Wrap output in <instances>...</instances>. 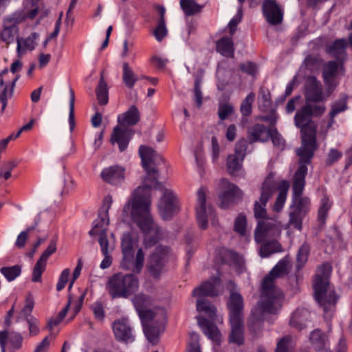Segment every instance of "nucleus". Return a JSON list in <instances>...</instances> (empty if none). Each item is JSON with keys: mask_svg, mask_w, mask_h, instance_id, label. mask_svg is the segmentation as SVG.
Listing matches in <instances>:
<instances>
[{"mask_svg": "<svg viewBox=\"0 0 352 352\" xmlns=\"http://www.w3.org/2000/svg\"><path fill=\"white\" fill-rule=\"evenodd\" d=\"M139 155L142 166L148 175L146 181H149L151 184H145L134 190L131 199L124 206L122 214L127 216L130 212L133 222L144 234V243L146 248H150L158 242L160 234V228L154 222L150 213L151 190L155 188L164 190L163 196L158 204L159 212L164 220H168L177 213L179 206L175 195L171 190L164 189L162 183L158 181L157 169L151 166L157 157L161 159L156 151L151 147L142 145L139 147Z\"/></svg>", "mask_w": 352, "mask_h": 352, "instance_id": "f257e3e1", "label": "nucleus"}, {"mask_svg": "<svg viewBox=\"0 0 352 352\" xmlns=\"http://www.w3.org/2000/svg\"><path fill=\"white\" fill-rule=\"evenodd\" d=\"M288 257L280 260L276 265L266 275L261 283V292L263 300L260 303V308L263 314H276L280 294L277 291L274 284L276 278L288 274Z\"/></svg>", "mask_w": 352, "mask_h": 352, "instance_id": "f03ea898", "label": "nucleus"}, {"mask_svg": "<svg viewBox=\"0 0 352 352\" xmlns=\"http://www.w3.org/2000/svg\"><path fill=\"white\" fill-rule=\"evenodd\" d=\"M281 228L276 220L259 221L254 232V239L261 244L260 255L267 257L273 253L282 251V246L278 241L280 236Z\"/></svg>", "mask_w": 352, "mask_h": 352, "instance_id": "7ed1b4c3", "label": "nucleus"}, {"mask_svg": "<svg viewBox=\"0 0 352 352\" xmlns=\"http://www.w3.org/2000/svg\"><path fill=\"white\" fill-rule=\"evenodd\" d=\"M331 270V266L328 263L320 265L317 269L313 285L315 299L322 307L327 316H331L338 300V296L334 291L327 293L329 278Z\"/></svg>", "mask_w": 352, "mask_h": 352, "instance_id": "20e7f679", "label": "nucleus"}, {"mask_svg": "<svg viewBox=\"0 0 352 352\" xmlns=\"http://www.w3.org/2000/svg\"><path fill=\"white\" fill-rule=\"evenodd\" d=\"M136 274L118 272L112 275L107 283V289L112 298H127L139 288Z\"/></svg>", "mask_w": 352, "mask_h": 352, "instance_id": "39448f33", "label": "nucleus"}, {"mask_svg": "<svg viewBox=\"0 0 352 352\" xmlns=\"http://www.w3.org/2000/svg\"><path fill=\"white\" fill-rule=\"evenodd\" d=\"M326 107L321 104L307 103L297 110L294 116V124L300 131H305L309 128H315L316 126L312 121L313 118H319L324 113Z\"/></svg>", "mask_w": 352, "mask_h": 352, "instance_id": "423d86ee", "label": "nucleus"}, {"mask_svg": "<svg viewBox=\"0 0 352 352\" xmlns=\"http://www.w3.org/2000/svg\"><path fill=\"white\" fill-rule=\"evenodd\" d=\"M198 206L196 208L197 221L201 230H206L208 222L210 221L213 226L217 223V219L214 208L209 206L206 207V196L203 187L197 191Z\"/></svg>", "mask_w": 352, "mask_h": 352, "instance_id": "0eeeda50", "label": "nucleus"}, {"mask_svg": "<svg viewBox=\"0 0 352 352\" xmlns=\"http://www.w3.org/2000/svg\"><path fill=\"white\" fill-rule=\"evenodd\" d=\"M276 189V184L274 181L270 179H266L261 187V193L259 199V202L256 201L254 207V217L259 221L265 220H275L272 218H269L267 216V212L265 209L266 204L272 196Z\"/></svg>", "mask_w": 352, "mask_h": 352, "instance_id": "6e6552de", "label": "nucleus"}, {"mask_svg": "<svg viewBox=\"0 0 352 352\" xmlns=\"http://www.w3.org/2000/svg\"><path fill=\"white\" fill-rule=\"evenodd\" d=\"M220 189L219 199L221 208H229L242 198V192L239 188L226 179L221 180Z\"/></svg>", "mask_w": 352, "mask_h": 352, "instance_id": "1a4fd4ad", "label": "nucleus"}, {"mask_svg": "<svg viewBox=\"0 0 352 352\" xmlns=\"http://www.w3.org/2000/svg\"><path fill=\"white\" fill-rule=\"evenodd\" d=\"M169 249L168 247L158 245L148 258L147 270L151 276L158 279L168 261Z\"/></svg>", "mask_w": 352, "mask_h": 352, "instance_id": "9d476101", "label": "nucleus"}, {"mask_svg": "<svg viewBox=\"0 0 352 352\" xmlns=\"http://www.w3.org/2000/svg\"><path fill=\"white\" fill-rule=\"evenodd\" d=\"M262 11L267 22L272 25H277L283 20V10L275 0H264Z\"/></svg>", "mask_w": 352, "mask_h": 352, "instance_id": "9b49d317", "label": "nucleus"}, {"mask_svg": "<svg viewBox=\"0 0 352 352\" xmlns=\"http://www.w3.org/2000/svg\"><path fill=\"white\" fill-rule=\"evenodd\" d=\"M112 329L116 340L124 343L133 342L135 336L128 319L116 320L112 324Z\"/></svg>", "mask_w": 352, "mask_h": 352, "instance_id": "f8f14e48", "label": "nucleus"}, {"mask_svg": "<svg viewBox=\"0 0 352 352\" xmlns=\"http://www.w3.org/2000/svg\"><path fill=\"white\" fill-rule=\"evenodd\" d=\"M305 99L307 102L319 103L326 100L322 85L315 76H309L305 85Z\"/></svg>", "mask_w": 352, "mask_h": 352, "instance_id": "ddd939ff", "label": "nucleus"}, {"mask_svg": "<svg viewBox=\"0 0 352 352\" xmlns=\"http://www.w3.org/2000/svg\"><path fill=\"white\" fill-rule=\"evenodd\" d=\"M227 305L230 320H243V299L239 293L231 291Z\"/></svg>", "mask_w": 352, "mask_h": 352, "instance_id": "4468645a", "label": "nucleus"}, {"mask_svg": "<svg viewBox=\"0 0 352 352\" xmlns=\"http://www.w3.org/2000/svg\"><path fill=\"white\" fill-rule=\"evenodd\" d=\"M309 341L316 351L331 352L329 337L322 330H313L309 334Z\"/></svg>", "mask_w": 352, "mask_h": 352, "instance_id": "2eb2a0df", "label": "nucleus"}, {"mask_svg": "<svg viewBox=\"0 0 352 352\" xmlns=\"http://www.w3.org/2000/svg\"><path fill=\"white\" fill-rule=\"evenodd\" d=\"M124 171L125 170L122 167L115 165L104 168L100 176L105 182L116 186L124 181Z\"/></svg>", "mask_w": 352, "mask_h": 352, "instance_id": "dca6fc26", "label": "nucleus"}, {"mask_svg": "<svg viewBox=\"0 0 352 352\" xmlns=\"http://www.w3.org/2000/svg\"><path fill=\"white\" fill-rule=\"evenodd\" d=\"M221 263L233 267L238 274L244 271V263L241 256L236 252L228 249H223L220 252Z\"/></svg>", "mask_w": 352, "mask_h": 352, "instance_id": "f3484780", "label": "nucleus"}, {"mask_svg": "<svg viewBox=\"0 0 352 352\" xmlns=\"http://www.w3.org/2000/svg\"><path fill=\"white\" fill-rule=\"evenodd\" d=\"M133 133L131 130L116 126L111 136V143L118 144L120 152L124 151L130 142Z\"/></svg>", "mask_w": 352, "mask_h": 352, "instance_id": "a211bd4d", "label": "nucleus"}, {"mask_svg": "<svg viewBox=\"0 0 352 352\" xmlns=\"http://www.w3.org/2000/svg\"><path fill=\"white\" fill-rule=\"evenodd\" d=\"M308 168L306 166H298L294 175L292 182V197H300L302 195L305 186V177L307 175Z\"/></svg>", "mask_w": 352, "mask_h": 352, "instance_id": "6ab92c4d", "label": "nucleus"}, {"mask_svg": "<svg viewBox=\"0 0 352 352\" xmlns=\"http://www.w3.org/2000/svg\"><path fill=\"white\" fill-rule=\"evenodd\" d=\"M220 279L216 277L212 282L206 281L199 287L195 288L192 291V296L198 298H205L206 296L214 297L218 296L216 285L219 284Z\"/></svg>", "mask_w": 352, "mask_h": 352, "instance_id": "aec40b11", "label": "nucleus"}, {"mask_svg": "<svg viewBox=\"0 0 352 352\" xmlns=\"http://www.w3.org/2000/svg\"><path fill=\"white\" fill-rule=\"evenodd\" d=\"M140 118V111L135 105H131L126 111L118 116V124L124 127L135 125Z\"/></svg>", "mask_w": 352, "mask_h": 352, "instance_id": "412c9836", "label": "nucleus"}, {"mask_svg": "<svg viewBox=\"0 0 352 352\" xmlns=\"http://www.w3.org/2000/svg\"><path fill=\"white\" fill-rule=\"evenodd\" d=\"M270 127L267 128L262 124H255L248 129V139L249 144L256 142H265L267 141V133Z\"/></svg>", "mask_w": 352, "mask_h": 352, "instance_id": "4be33fe9", "label": "nucleus"}, {"mask_svg": "<svg viewBox=\"0 0 352 352\" xmlns=\"http://www.w3.org/2000/svg\"><path fill=\"white\" fill-rule=\"evenodd\" d=\"M344 60L340 58L335 60H329L327 62L323 67L322 76V77H329L336 78L340 74H344Z\"/></svg>", "mask_w": 352, "mask_h": 352, "instance_id": "5701e85b", "label": "nucleus"}, {"mask_svg": "<svg viewBox=\"0 0 352 352\" xmlns=\"http://www.w3.org/2000/svg\"><path fill=\"white\" fill-rule=\"evenodd\" d=\"M197 322L204 333L211 340L217 342L220 340V332L217 327L211 321L203 316L197 317Z\"/></svg>", "mask_w": 352, "mask_h": 352, "instance_id": "b1692460", "label": "nucleus"}, {"mask_svg": "<svg viewBox=\"0 0 352 352\" xmlns=\"http://www.w3.org/2000/svg\"><path fill=\"white\" fill-rule=\"evenodd\" d=\"M231 332L229 342L241 346L244 343V331L243 320H230Z\"/></svg>", "mask_w": 352, "mask_h": 352, "instance_id": "393cba45", "label": "nucleus"}, {"mask_svg": "<svg viewBox=\"0 0 352 352\" xmlns=\"http://www.w3.org/2000/svg\"><path fill=\"white\" fill-rule=\"evenodd\" d=\"M18 32L19 28L16 25V21L14 18H9L0 32V38L3 42L10 44L14 42V37Z\"/></svg>", "mask_w": 352, "mask_h": 352, "instance_id": "a878e982", "label": "nucleus"}, {"mask_svg": "<svg viewBox=\"0 0 352 352\" xmlns=\"http://www.w3.org/2000/svg\"><path fill=\"white\" fill-rule=\"evenodd\" d=\"M160 15L157 19V27L153 30V34L156 40L159 42L162 41L167 35L168 30L165 23L166 9L164 6L157 5L155 7Z\"/></svg>", "mask_w": 352, "mask_h": 352, "instance_id": "bb28decb", "label": "nucleus"}, {"mask_svg": "<svg viewBox=\"0 0 352 352\" xmlns=\"http://www.w3.org/2000/svg\"><path fill=\"white\" fill-rule=\"evenodd\" d=\"M109 222V219L107 211H99L98 218L94 221V226L89 232V235L93 236L107 233Z\"/></svg>", "mask_w": 352, "mask_h": 352, "instance_id": "cd10ccee", "label": "nucleus"}, {"mask_svg": "<svg viewBox=\"0 0 352 352\" xmlns=\"http://www.w3.org/2000/svg\"><path fill=\"white\" fill-rule=\"evenodd\" d=\"M217 51L227 58H233L234 55V43L232 36H223L217 42Z\"/></svg>", "mask_w": 352, "mask_h": 352, "instance_id": "c85d7f7f", "label": "nucleus"}, {"mask_svg": "<svg viewBox=\"0 0 352 352\" xmlns=\"http://www.w3.org/2000/svg\"><path fill=\"white\" fill-rule=\"evenodd\" d=\"M347 45L348 43L346 39H336L328 47V52L335 56L336 59L340 58L341 60H345Z\"/></svg>", "mask_w": 352, "mask_h": 352, "instance_id": "c756f323", "label": "nucleus"}, {"mask_svg": "<svg viewBox=\"0 0 352 352\" xmlns=\"http://www.w3.org/2000/svg\"><path fill=\"white\" fill-rule=\"evenodd\" d=\"M266 122H270L271 126L267 133V140L271 139L274 146H284L285 140L282 135L278 133L276 128L274 127L275 124V120L270 116H265L263 119Z\"/></svg>", "mask_w": 352, "mask_h": 352, "instance_id": "7c9ffc66", "label": "nucleus"}, {"mask_svg": "<svg viewBox=\"0 0 352 352\" xmlns=\"http://www.w3.org/2000/svg\"><path fill=\"white\" fill-rule=\"evenodd\" d=\"M289 187V184L287 180H282L280 182L278 185L279 192L273 207L274 211L279 212L283 209L287 199Z\"/></svg>", "mask_w": 352, "mask_h": 352, "instance_id": "2f4dec72", "label": "nucleus"}, {"mask_svg": "<svg viewBox=\"0 0 352 352\" xmlns=\"http://www.w3.org/2000/svg\"><path fill=\"white\" fill-rule=\"evenodd\" d=\"M197 310L199 312H204L212 320L215 319L217 309L214 305L205 298H197Z\"/></svg>", "mask_w": 352, "mask_h": 352, "instance_id": "473e14b6", "label": "nucleus"}, {"mask_svg": "<svg viewBox=\"0 0 352 352\" xmlns=\"http://www.w3.org/2000/svg\"><path fill=\"white\" fill-rule=\"evenodd\" d=\"M300 133L302 146L316 149V127L300 131Z\"/></svg>", "mask_w": 352, "mask_h": 352, "instance_id": "72a5a7b5", "label": "nucleus"}, {"mask_svg": "<svg viewBox=\"0 0 352 352\" xmlns=\"http://www.w3.org/2000/svg\"><path fill=\"white\" fill-rule=\"evenodd\" d=\"M97 99L100 105H105L109 101V89L103 75L101 74L98 85L96 89Z\"/></svg>", "mask_w": 352, "mask_h": 352, "instance_id": "f704fd0d", "label": "nucleus"}, {"mask_svg": "<svg viewBox=\"0 0 352 352\" xmlns=\"http://www.w3.org/2000/svg\"><path fill=\"white\" fill-rule=\"evenodd\" d=\"M309 205L310 199L307 197H303L302 195L297 197H292L291 208L293 210L306 214L309 211Z\"/></svg>", "mask_w": 352, "mask_h": 352, "instance_id": "c9c22d12", "label": "nucleus"}, {"mask_svg": "<svg viewBox=\"0 0 352 352\" xmlns=\"http://www.w3.org/2000/svg\"><path fill=\"white\" fill-rule=\"evenodd\" d=\"M180 6L186 16H193L199 13L203 6L198 4L194 0H180Z\"/></svg>", "mask_w": 352, "mask_h": 352, "instance_id": "e433bc0d", "label": "nucleus"}, {"mask_svg": "<svg viewBox=\"0 0 352 352\" xmlns=\"http://www.w3.org/2000/svg\"><path fill=\"white\" fill-rule=\"evenodd\" d=\"M122 70V79L124 83L129 89H132L135 82L139 80L138 77L135 75L127 63H124L123 64Z\"/></svg>", "mask_w": 352, "mask_h": 352, "instance_id": "4c0bfd02", "label": "nucleus"}, {"mask_svg": "<svg viewBox=\"0 0 352 352\" xmlns=\"http://www.w3.org/2000/svg\"><path fill=\"white\" fill-rule=\"evenodd\" d=\"M142 327L145 336L148 342L153 344H157L159 340V336L161 333L160 327L147 324H144Z\"/></svg>", "mask_w": 352, "mask_h": 352, "instance_id": "58836bf2", "label": "nucleus"}, {"mask_svg": "<svg viewBox=\"0 0 352 352\" xmlns=\"http://www.w3.org/2000/svg\"><path fill=\"white\" fill-rule=\"evenodd\" d=\"M243 161V160H241V157H239L237 155H229L226 163L228 173L232 175H236V173L242 166Z\"/></svg>", "mask_w": 352, "mask_h": 352, "instance_id": "ea45409f", "label": "nucleus"}, {"mask_svg": "<svg viewBox=\"0 0 352 352\" xmlns=\"http://www.w3.org/2000/svg\"><path fill=\"white\" fill-rule=\"evenodd\" d=\"M310 252V247L307 243H304L299 248L296 256V270H300L306 262L307 261L308 256Z\"/></svg>", "mask_w": 352, "mask_h": 352, "instance_id": "a19ab883", "label": "nucleus"}, {"mask_svg": "<svg viewBox=\"0 0 352 352\" xmlns=\"http://www.w3.org/2000/svg\"><path fill=\"white\" fill-rule=\"evenodd\" d=\"M307 313V310L303 309H296L292 316L289 321V324L291 326L301 330L305 328V320L302 316Z\"/></svg>", "mask_w": 352, "mask_h": 352, "instance_id": "79ce46f5", "label": "nucleus"}, {"mask_svg": "<svg viewBox=\"0 0 352 352\" xmlns=\"http://www.w3.org/2000/svg\"><path fill=\"white\" fill-rule=\"evenodd\" d=\"M132 302L136 311L148 308L151 304V298L149 296L139 293L133 298Z\"/></svg>", "mask_w": 352, "mask_h": 352, "instance_id": "37998d69", "label": "nucleus"}, {"mask_svg": "<svg viewBox=\"0 0 352 352\" xmlns=\"http://www.w3.org/2000/svg\"><path fill=\"white\" fill-rule=\"evenodd\" d=\"M0 272L8 281L11 282L21 275V267L19 265L3 267L0 269Z\"/></svg>", "mask_w": 352, "mask_h": 352, "instance_id": "c03bdc74", "label": "nucleus"}, {"mask_svg": "<svg viewBox=\"0 0 352 352\" xmlns=\"http://www.w3.org/2000/svg\"><path fill=\"white\" fill-rule=\"evenodd\" d=\"M315 150L316 148L303 146L298 149L297 154L300 157L299 166L304 165L307 166V164H309Z\"/></svg>", "mask_w": 352, "mask_h": 352, "instance_id": "a18cd8bd", "label": "nucleus"}, {"mask_svg": "<svg viewBox=\"0 0 352 352\" xmlns=\"http://www.w3.org/2000/svg\"><path fill=\"white\" fill-rule=\"evenodd\" d=\"M331 207V202L330 201L329 199L327 196H324L321 199V204H320V206L319 208L318 213V221L320 223H325V221L327 217L328 212L330 210Z\"/></svg>", "mask_w": 352, "mask_h": 352, "instance_id": "49530a36", "label": "nucleus"}, {"mask_svg": "<svg viewBox=\"0 0 352 352\" xmlns=\"http://www.w3.org/2000/svg\"><path fill=\"white\" fill-rule=\"evenodd\" d=\"M255 99V94L250 92L242 101L240 111L243 116H249L252 113V104Z\"/></svg>", "mask_w": 352, "mask_h": 352, "instance_id": "de8ad7c7", "label": "nucleus"}, {"mask_svg": "<svg viewBox=\"0 0 352 352\" xmlns=\"http://www.w3.org/2000/svg\"><path fill=\"white\" fill-rule=\"evenodd\" d=\"M23 337L19 333L10 332L7 344L12 351L19 349L22 346Z\"/></svg>", "mask_w": 352, "mask_h": 352, "instance_id": "09e8293b", "label": "nucleus"}, {"mask_svg": "<svg viewBox=\"0 0 352 352\" xmlns=\"http://www.w3.org/2000/svg\"><path fill=\"white\" fill-rule=\"evenodd\" d=\"M47 263L38 259L36 263L33 271L32 280L34 283L41 282V276L46 268Z\"/></svg>", "mask_w": 352, "mask_h": 352, "instance_id": "8fccbe9b", "label": "nucleus"}, {"mask_svg": "<svg viewBox=\"0 0 352 352\" xmlns=\"http://www.w3.org/2000/svg\"><path fill=\"white\" fill-rule=\"evenodd\" d=\"M346 100V98H343L332 104L331 110L329 112V117H331L332 120L338 114L347 109L348 107Z\"/></svg>", "mask_w": 352, "mask_h": 352, "instance_id": "3c124183", "label": "nucleus"}, {"mask_svg": "<svg viewBox=\"0 0 352 352\" xmlns=\"http://www.w3.org/2000/svg\"><path fill=\"white\" fill-rule=\"evenodd\" d=\"M322 63V59L318 55H308L304 60V64L310 71L318 69Z\"/></svg>", "mask_w": 352, "mask_h": 352, "instance_id": "603ef678", "label": "nucleus"}, {"mask_svg": "<svg viewBox=\"0 0 352 352\" xmlns=\"http://www.w3.org/2000/svg\"><path fill=\"white\" fill-rule=\"evenodd\" d=\"M74 104H75V93L72 87H69V124L70 131H73L75 126L74 120Z\"/></svg>", "mask_w": 352, "mask_h": 352, "instance_id": "864d4df0", "label": "nucleus"}, {"mask_svg": "<svg viewBox=\"0 0 352 352\" xmlns=\"http://www.w3.org/2000/svg\"><path fill=\"white\" fill-rule=\"evenodd\" d=\"M259 106L262 108H267L271 104V94L268 89L261 87L258 94Z\"/></svg>", "mask_w": 352, "mask_h": 352, "instance_id": "5fc2aeb1", "label": "nucleus"}, {"mask_svg": "<svg viewBox=\"0 0 352 352\" xmlns=\"http://www.w3.org/2000/svg\"><path fill=\"white\" fill-rule=\"evenodd\" d=\"M305 214L292 210L289 212V223L294 226L296 230H302V219Z\"/></svg>", "mask_w": 352, "mask_h": 352, "instance_id": "6e6d98bb", "label": "nucleus"}, {"mask_svg": "<svg viewBox=\"0 0 352 352\" xmlns=\"http://www.w3.org/2000/svg\"><path fill=\"white\" fill-rule=\"evenodd\" d=\"M234 113L233 106L228 102L220 103L218 108V116L220 120H225Z\"/></svg>", "mask_w": 352, "mask_h": 352, "instance_id": "4d7b16f0", "label": "nucleus"}, {"mask_svg": "<svg viewBox=\"0 0 352 352\" xmlns=\"http://www.w3.org/2000/svg\"><path fill=\"white\" fill-rule=\"evenodd\" d=\"M275 352H292V338L289 336L283 337L277 342Z\"/></svg>", "mask_w": 352, "mask_h": 352, "instance_id": "13d9d810", "label": "nucleus"}, {"mask_svg": "<svg viewBox=\"0 0 352 352\" xmlns=\"http://www.w3.org/2000/svg\"><path fill=\"white\" fill-rule=\"evenodd\" d=\"M247 226L246 217L240 213L234 221V231L241 236L245 235Z\"/></svg>", "mask_w": 352, "mask_h": 352, "instance_id": "bf43d9fd", "label": "nucleus"}, {"mask_svg": "<svg viewBox=\"0 0 352 352\" xmlns=\"http://www.w3.org/2000/svg\"><path fill=\"white\" fill-rule=\"evenodd\" d=\"M121 248L122 254H134L133 240L129 234L124 235L122 239Z\"/></svg>", "mask_w": 352, "mask_h": 352, "instance_id": "052dcab7", "label": "nucleus"}, {"mask_svg": "<svg viewBox=\"0 0 352 352\" xmlns=\"http://www.w3.org/2000/svg\"><path fill=\"white\" fill-rule=\"evenodd\" d=\"M123 257L120 262V267L124 270H131V274L133 273V268L135 267L134 254H122Z\"/></svg>", "mask_w": 352, "mask_h": 352, "instance_id": "680f3d73", "label": "nucleus"}, {"mask_svg": "<svg viewBox=\"0 0 352 352\" xmlns=\"http://www.w3.org/2000/svg\"><path fill=\"white\" fill-rule=\"evenodd\" d=\"M57 236L54 237L47 246V249L43 252L39 259L47 263L49 257L56 251Z\"/></svg>", "mask_w": 352, "mask_h": 352, "instance_id": "e2e57ef3", "label": "nucleus"}, {"mask_svg": "<svg viewBox=\"0 0 352 352\" xmlns=\"http://www.w3.org/2000/svg\"><path fill=\"white\" fill-rule=\"evenodd\" d=\"M137 313L141 320L142 327L153 320L155 316L154 311L148 308L140 309Z\"/></svg>", "mask_w": 352, "mask_h": 352, "instance_id": "0e129e2a", "label": "nucleus"}, {"mask_svg": "<svg viewBox=\"0 0 352 352\" xmlns=\"http://www.w3.org/2000/svg\"><path fill=\"white\" fill-rule=\"evenodd\" d=\"M248 143H249L248 139L246 140L245 138H241L237 141L235 145V155H237L239 157H241V160H243L245 156Z\"/></svg>", "mask_w": 352, "mask_h": 352, "instance_id": "69168bd1", "label": "nucleus"}, {"mask_svg": "<svg viewBox=\"0 0 352 352\" xmlns=\"http://www.w3.org/2000/svg\"><path fill=\"white\" fill-rule=\"evenodd\" d=\"M134 262L135 267L133 268V273L139 274L142 270L144 262V254L142 248L138 250Z\"/></svg>", "mask_w": 352, "mask_h": 352, "instance_id": "338daca9", "label": "nucleus"}, {"mask_svg": "<svg viewBox=\"0 0 352 352\" xmlns=\"http://www.w3.org/2000/svg\"><path fill=\"white\" fill-rule=\"evenodd\" d=\"M28 324L30 334L31 336H36L39 333L40 329L38 327L39 321L34 316H29L25 318Z\"/></svg>", "mask_w": 352, "mask_h": 352, "instance_id": "774afa93", "label": "nucleus"}]
</instances>
